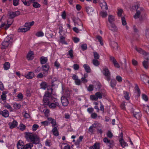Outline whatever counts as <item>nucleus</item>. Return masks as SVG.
I'll return each mask as SVG.
<instances>
[{
  "instance_id": "9b49d317",
  "label": "nucleus",
  "mask_w": 149,
  "mask_h": 149,
  "mask_svg": "<svg viewBox=\"0 0 149 149\" xmlns=\"http://www.w3.org/2000/svg\"><path fill=\"white\" fill-rule=\"evenodd\" d=\"M135 49L138 52L142 54L145 56H147L148 54V53H147L141 48H138L136 47H135Z\"/></svg>"
},
{
  "instance_id": "e433bc0d",
  "label": "nucleus",
  "mask_w": 149,
  "mask_h": 149,
  "mask_svg": "<svg viewBox=\"0 0 149 149\" xmlns=\"http://www.w3.org/2000/svg\"><path fill=\"white\" fill-rule=\"evenodd\" d=\"M33 54V52L32 51H30L28 53L27 55V58L28 60H31L32 55Z\"/></svg>"
},
{
  "instance_id": "58836bf2",
  "label": "nucleus",
  "mask_w": 149,
  "mask_h": 149,
  "mask_svg": "<svg viewBox=\"0 0 149 149\" xmlns=\"http://www.w3.org/2000/svg\"><path fill=\"white\" fill-rule=\"evenodd\" d=\"M108 21L110 23V24L113 23V22L114 21L113 16L112 15H109L108 17Z\"/></svg>"
},
{
  "instance_id": "4c0bfd02",
  "label": "nucleus",
  "mask_w": 149,
  "mask_h": 149,
  "mask_svg": "<svg viewBox=\"0 0 149 149\" xmlns=\"http://www.w3.org/2000/svg\"><path fill=\"white\" fill-rule=\"evenodd\" d=\"M4 69L5 70H8L10 67V64L8 62H6L3 65Z\"/></svg>"
},
{
  "instance_id": "4d7b16f0",
  "label": "nucleus",
  "mask_w": 149,
  "mask_h": 149,
  "mask_svg": "<svg viewBox=\"0 0 149 149\" xmlns=\"http://www.w3.org/2000/svg\"><path fill=\"white\" fill-rule=\"evenodd\" d=\"M1 95V99L2 100V101H3L4 102H6L7 97V95Z\"/></svg>"
},
{
  "instance_id": "052dcab7",
  "label": "nucleus",
  "mask_w": 149,
  "mask_h": 149,
  "mask_svg": "<svg viewBox=\"0 0 149 149\" xmlns=\"http://www.w3.org/2000/svg\"><path fill=\"white\" fill-rule=\"evenodd\" d=\"M13 21L11 22H10V23H9V21H7L8 23L6 24L5 25V29L6 30L11 25Z\"/></svg>"
},
{
  "instance_id": "f8f14e48",
  "label": "nucleus",
  "mask_w": 149,
  "mask_h": 149,
  "mask_svg": "<svg viewBox=\"0 0 149 149\" xmlns=\"http://www.w3.org/2000/svg\"><path fill=\"white\" fill-rule=\"evenodd\" d=\"M135 49L138 52L142 54L145 56H147L148 54V53H147L141 48H138L136 47H135Z\"/></svg>"
},
{
  "instance_id": "4468645a",
  "label": "nucleus",
  "mask_w": 149,
  "mask_h": 149,
  "mask_svg": "<svg viewBox=\"0 0 149 149\" xmlns=\"http://www.w3.org/2000/svg\"><path fill=\"white\" fill-rule=\"evenodd\" d=\"M0 114L4 117L6 118L8 117L9 113L8 111L7 110H4L2 111H0Z\"/></svg>"
},
{
  "instance_id": "9d476101",
  "label": "nucleus",
  "mask_w": 149,
  "mask_h": 149,
  "mask_svg": "<svg viewBox=\"0 0 149 149\" xmlns=\"http://www.w3.org/2000/svg\"><path fill=\"white\" fill-rule=\"evenodd\" d=\"M20 14L19 11H16L15 12H10L9 13V15L11 18H13L14 17L18 16Z\"/></svg>"
},
{
  "instance_id": "1a4fd4ad",
  "label": "nucleus",
  "mask_w": 149,
  "mask_h": 149,
  "mask_svg": "<svg viewBox=\"0 0 149 149\" xmlns=\"http://www.w3.org/2000/svg\"><path fill=\"white\" fill-rule=\"evenodd\" d=\"M61 102L62 105L64 107H66L68 105L69 102L67 98L64 96H63L61 98Z\"/></svg>"
},
{
  "instance_id": "3c124183",
  "label": "nucleus",
  "mask_w": 149,
  "mask_h": 149,
  "mask_svg": "<svg viewBox=\"0 0 149 149\" xmlns=\"http://www.w3.org/2000/svg\"><path fill=\"white\" fill-rule=\"evenodd\" d=\"M22 1L24 4L26 6H29L31 4L29 1L26 2V0H22Z\"/></svg>"
},
{
  "instance_id": "f257e3e1",
  "label": "nucleus",
  "mask_w": 149,
  "mask_h": 149,
  "mask_svg": "<svg viewBox=\"0 0 149 149\" xmlns=\"http://www.w3.org/2000/svg\"><path fill=\"white\" fill-rule=\"evenodd\" d=\"M25 137L26 140L29 141L32 144H39L40 142V139L36 134L27 132L25 133Z\"/></svg>"
},
{
  "instance_id": "680f3d73",
  "label": "nucleus",
  "mask_w": 149,
  "mask_h": 149,
  "mask_svg": "<svg viewBox=\"0 0 149 149\" xmlns=\"http://www.w3.org/2000/svg\"><path fill=\"white\" fill-rule=\"evenodd\" d=\"M101 15L103 17H105L107 16V14L106 12H101L100 13Z\"/></svg>"
},
{
  "instance_id": "7c9ffc66",
  "label": "nucleus",
  "mask_w": 149,
  "mask_h": 149,
  "mask_svg": "<svg viewBox=\"0 0 149 149\" xmlns=\"http://www.w3.org/2000/svg\"><path fill=\"white\" fill-rule=\"evenodd\" d=\"M141 80L143 82L146 81L149 79V77L145 74L142 75L141 77Z\"/></svg>"
},
{
  "instance_id": "a211bd4d",
  "label": "nucleus",
  "mask_w": 149,
  "mask_h": 149,
  "mask_svg": "<svg viewBox=\"0 0 149 149\" xmlns=\"http://www.w3.org/2000/svg\"><path fill=\"white\" fill-rule=\"evenodd\" d=\"M40 60L41 64H45L48 61L47 58V57L42 56L40 58Z\"/></svg>"
},
{
  "instance_id": "603ef678",
  "label": "nucleus",
  "mask_w": 149,
  "mask_h": 149,
  "mask_svg": "<svg viewBox=\"0 0 149 149\" xmlns=\"http://www.w3.org/2000/svg\"><path fill=\"white\" fill-rule=\"evenodd\" d=\"M44 35V33L42 31L38 32L36 34V36L38 37L43 36Z\"/></svg>"
},
{
  "instance_id": "0eeeda50",
  "label": "nucleus",
  "mask_w": 149,
  "mask_h": 149,
  "mask_svg": "<svg viewBox=\"0 0 149 149\" xmlns=\"http://www.w3.org/2000/svg\"><path fill=\"white\" fill-rule=\"evenodd\" d=\"M103 72L106 77L107 80L109 81L111 79L110 74L108 69L107 68H104L103 70Z\"/></svg>"
},
{
  "instance_id": "ea45409f",
  "label": "nucleus",
  "mask_w": 149,
  "mask_h": 149,
  "mask_svg": "<svg viewBox=\"0 0 149 149\" xmlns=\"http://www.w3.org/2000/svg\"><path fill=\"white\" fill-rule=\"evenodd\" d=\"M32 5L35 8H39L40 7V5L37 2H33Z\"/></svg>"
},
{
  "instance_id": "49530a36",
  "label": "nucleus",
  "mask_w": 149,
  "mask_h": 149,
  "mask_svg": "<svg viewBox=\"0 0 149 149\" xmlns=\"http://www.w3.org/2000/svg\"><path fill=\"white\" fill-rule=\"evenodd\" d=\"M92 62L93 64L95 66H98L100 64L99 61L97 59H93Z\"/></svg>"
},
{
  "instance_id": "37998d69",
  "label": "nucleus",
  "mask_w": 149,
  "mask_h": 149,
  "mask_svg": "<svg viewBox=\"0 0 149 149\" xmlns=\"http://www.w3.org/2000/svg\"><path fill=\"white\" fill-rule=\"evenodd\" d=\"M135 89L136 90L138 93V95L139 96L141 94V92L139 88V87L138 85L137 84H135Z\"/></svg>"
},
{
  "instance_id": "20e7f679",
  "label": "nucleus",
  "mask_w": 149,
  "mask_h": 149,
  "mask_svg": "<svg viewBox=\"0 0 149 149\" xmlns=\"http://www.w3.org/2000/svg\"><path fill=\"white\" fill-rule=\"evenodd\" d=\"M73 21L75 26L79 25L81 27V28H79L74 27L72 29L73 30L77 33H79V31H82L83 29V26L79 18L74 19Z\"/></svg>"
},
{
  "instance_id": "dca6fc26",
  "label": "nucleus",
  "mask_w": 149,
  "mask_h": 149,
  "mask_svg": "<svg viewBox=\"0 0 149 149\" xmlns=\"http://www.w3.org/2000/svg\"><path fill=\"white\" fill-rule=\"evenodd\" d=\"M23 141L19 140L17 143V147L18 149H22L24 148V146Z\"/></svg>"
},
{
  "instance_id": "79ce46f5",
  "label": "nucleus",
  "mask_w": 149,
  "mask_h": 149,
  "mask_svg": "<svg viewBox=\"0 0 149 149\" xmlns=\"http://www.w3.org/2000/svg\"><path fill=\"white\" fill-rule=\"evenodd\" d=\"M96 38L98 39V41L100 42V44L102 45H103V43L102 42V38L100 36H97L96 37Z\"/></svg>"
},
{
  "instance_id": "5701e85b",
  "label": "nucleus",
  "mask_w": 149,
  "mask_h": 149,
  "mask_svg": "<svg viewBox=\"0 0 149 149\" xmlns=\"http://www.w3.org/2000/svg\"><path fill=\"white\" fill-rule=\"evenodd\" d=\"M83 67L87 73H89L91 72V69L88 65L86 64H84L83 65Z\"/></svg>"
},
{
  "instance_id": "bb28decb",
  "label": "nucleus",
  "mask_w": 149,
  "mask_h": 149,
  "mask_svg": "<svg viewBox=\"0 0 149 149\" xmlns=\"http://www.w3.org/2000/svg\"><path fill=\"white\" fill-rule=\"evenodd\" d=\"M52 131L53 132V134L54 136H57L58 135V132L57 127H54L52 129Z\"/></svg>"
},
{
  "instance_id": "c85d7f7f",
  "label": "nucleus",
  "mask_w": 149,
  "mask_h": 149,
  "mask_svg": "<svg viewBox=\"0 0 149 149\" xmlns=\"http://www.w3.org/2000/svg\"><path fill=\"white\" fill-rule=\"evenodd\" d=\"M96 127V124H95V123L94 124H92V125L88 129V130L89 132L93 134V132H94V130L93 128H95Z\"/></svg>"
},
{
  "instance_id": "6ab92c4d",
  "label": "nucleus",
  "mask_w": 149,
  "mask_h": 149,
  "mask_svg": "<svg viewBox=\"0 0 149 149\" xmlns=\"http://www.w3.org/2000/svg\"><path fill=\"white\" fill-rule=\"evenodd\" d=\"M133 113L134 116L137 119H139L141 116V113L133 111Z\"/></svg>"
},
{
  "instance_id": "e2e57ef3",
  "label": "nucleus",
  "mask_w": 149,
  "mask_h": 149,
  "mask_svg": "<svg viewBox=\"0 0 149 149\" xmlns=\"http://www.w3.org/2000/svg\"><path fill=\"white\" fill-rule=\"evenodd\" d=\"M39 126L38 125L34 124L32 127V130L34 131H35L38 128Z\"/></svg>"
},
{
  "instance_id": "5fc2aeb1",
  "label": "nucleus",
  "mask_w": 149,
  "mask_h": 149,
  "mask_svg": "<svg viewBox=\"0 0 149 149\" xmlns=\"http://www.w3.org/2000/svg\"><path fill=\"white\" fill-rule=\"evenodd\" d=\"M21 107V105L20 104H15L13 105V107L15 109H19Z\"/></svg>"
},
{
  "instance_id": "6e6d98bb",
  "label": "nucleus",
  "mask_w": 149,
  "mask_h": 149,
  "mask_svg": "<svg viewBox=\"0 0 149 149\" xmlns=\"http://www.w3.org/2000/svg\"><path fill=\"white\" fill-rule=\"evenodd\" d=\"M68 55H69L71 58H72L74 57L73 55V51L72 49H70L68 51Z\"/></svg>"
},
{
  "instance_id": "cd10ccee",
  "label": "nucleus",
  "mask_w": 149,
  "mask_h": 149,
  "mask_svg": "<svg viewBox=\"0 0 149 149\" xmlns=\"http://www.w3.org/2000/svg\"><path fill=\"white\" fill-rule=\"evenodd\" d=\"M83 138V136H79L78 139L77 141L75 142V145L77 146V147H79L78 146L80 144V142H81Z\"/></svg>"
},
{
  "instance_id": "864d4df0",
  "label": "nucleus",
  "mask_w": 149,
  "mask_h": 149,
  "mask_svg": "<svg viewBox=\"0 0 149 149\" xmlns=\"http://www.w3.org/2000/svg\"><path fill=\"white\" fill-rule=\"evenodd\" d=\"M95 86L96 88V89H100L101 86V84L99 82H96V84L95 85Z\"/></svg>"
},
{
  "instance_id": "338daca9",
  "label": "nucleus",
  "mask_w": 149,
  "mask_h": 149,
  "mask_svg": "<svg viewBox=\"0 0 149 149\" xmlns=\"http://www.w3.org/2000/svg\"><path fill=\"white\" fill-rule=\"evenodd\" d=\"M73 68L74 70H78L79 68V65L77 64H75L73 65Z\"/></svg>"
},
{
  "instance_id": "4be33fe9",
  "label": "nucleus",
  "mask_w": 149,
  "mask_h": 149,
  "mask_svg": "<svg viewBox=\"0 0 149 149\" xmlns=\"http://www.w3.org/2000/svg\"><path fill=\"white\" fill-rule=\"evenodd\" d=\"M42 68L43 71L45 72H47L49 68V66L48 64H46L45 65H42Z\"/></svg>"
},
{
  "instance_id": "774afa93",
  "label": "nucleus",
  "mask_w": 149,
  "mask_h": 149,
  "mask_svg": "<svg viewBox=\"0 0 149 149\" xmlns=\"http://www.w3.org/2000/svg\"><path fill=\"white\" fill-rule=\"evenodd\" d=\"M20 130L22 131H23L25 129V126L23 124H20Z\"/></svg>"
},
{
  "instance_id": "ddd939ff",
  "label": "nucleus",
  "mask_w": 149,
  "mask_h": 149,
  "mask_svg": "<svg viewBox=\"0 0 149 149\" xmlns=\"http://www.w3.org/2000/svg\"><path fill=\"white\" fill-rule=\"evenodd\" d=\"M147 61H144L142 62L143 66L146 69H148L149 68V65L148 62L149 61V58L147 57L146 58Z\"/></svg>"
},
{
  "instance_id": "2eb2a0df",
  "label": "nucleus",
  "mask_w": 149,
  "mask_h": 149,
  "mask_svg": "<svg viewBox=\"0 0 149 149\" xmlns=\"http://www.w3.org/2000/svg\"><path fill=\"white\" fill-rule=\"evenodd\" d=\"M34 77V73L31 72H29L28 74L25 75V77L27 79H32Z\"/></svg>"
},
{
  "instance_id": "a19ab883",
  "label": "nucleus",
  "mask_w": 149,
  "mask_h": 149,
  "mask_svg": "<svg viewBox=\"0 0 149 149\" xmlns=\"http://www.w3.org/2000/svg\"><path fill=\"white\" fill-rule=\"evenodd\" d=\"M103 141L107 144L111 145L112 144L111 142L107 137L104 138L103 139Z\"/></svg>"
},
{
  "instance_id": "a18cd8bd",
  "label": "nucleus",
  "mask_w": 149,
  "mask_h": 149,
  "mask_svg": "<svg viewBox=\"0 0 149 149\" xmlns=\"http://www.w3.org/2000/svg\"><path fill=\"white\" fill-rule=\"evenodd\" d=\"M139 4H136L134 6V7L136 11L137 10H143L142 8H139Z\"/></svg>"
},
{
  "instance_id": "423d86ee",
  "label": "nucleus",
  "mask_w": 149,
  "mask_h": 149,
  "mask_svg": "<svg viewBox=\"0 0 149 149\" xmlns=\"http://www.w3.org/2000/svg\"><path fill=\"white\" fill-rule=\"evenodd\" d=\"M107 26L109 29L113 32H116L118 31V29L117 27L114 23L110 24L107 23Z\"/></svg>"
},
{
  "instance_id": "a878e982",
  "label": "nucleus",
  "mask_w": 149,
  "mask_h": 149,
  "mask_svg": "<svg viewBox=\"0 0 149 149\" xmlns=\"http://www.w3.org/2000/svg\"><path fill=\"white\" fill-rule=\"evenodd\" d=\"M117 84L116 80L115 79H112L110 82V86L111 87L114 88Z\"/></svg>"
},
{
  "instance_id": "39448f33",
  "label": "nucleus",
  "mask_w": 149,
  "mask_h": 149,
  "mask_svg": "<svg viewBox=\"0 0 149 149\" xmlns=\"http://www.w3.org/2000/svg\"><path fill=\"white\" fill-rule=\"evenodd\" d=\"M48 105H49V107L51 109H55L57 107H60V105L58 100L54 97L50 101V103Z\"/></svg>"
},
{
  "instance_id": "8fccbe9b",
  "label": "nucleus",
  "mask_w": 149,
  "mask_h": 149,
  "mask_svg": "<svg viewBox=\"0 0 149 149\" xmlns=\"http://www.w3.org/2000/svg\"><path fill=\"white\" fill-rule=\"evenodd\" d=\"M124 94L125 99L127 100H129L130 99V97L127 91L124 92Z\"/></svg>"
},
{
  "instance_id": "473e14b6",
  "label": "nucleus",
  "mask_w": 149,
  "mask_h": 149,
  "mask_svg": "<svg viewBox=\"0 0 149 149\" xmlns=\"http://www.w3.org/2000/svg\"><path fill=\"white\" fill-rule=\"evenodd\" d=\"M30 29L29 27L28 28H23L21 29H19L18 30V31L19 32H25L27 31Z\"/></svg>"
},
{
  "instance_id": "f704fd0d",
  "label": "nucleus",
  "mask_w": 149,
  "mask_h": 149,
  "mask_svg": "<svg viewBox=\"0 0 149 149\" xmlns=\"http://www.w3.org/2000/svg\"><path fill=\"white\" fill-rule=\"evenodd\" d=\"M60 41L62 44H67V43L65 40V37L63 36H61L60 37Z\"/></svg>"
},
{
  "instance_id": "6e6552de",
  "label": "nucleus",
  "mask_w": 149,
  "mask_h": 149,
  "mask_svg": "<svg viewBox=\"0 0 149 149\" xmlns=\"http://www.w3.org/2000/svg\"><path fill=\"white\" fill-rule=\"evenodd\" d=\"M95 123L96 124L95 128H96L97 133H100L101 135L103 132V130H102L103 126L101 124Z\"/></svg>"
},
{
  "instance_id": "c9c22d12",
  "label": "nucleus",
  "mask_w": 149,
  "mask_h": 149,
  "mask_svg": "<svg viewBox=\"0 0 149 149\" xmlns=\"http://www.w3.org/2000/svg\"><path fill=\"white\" fill-rule=\"evenodd\" d=\"M141 10H137L136 11V13L134 16V17L135 19H138L141 13Z\"/></svg>"
},
{
  "instance_id": "c03bdc74",
  "label": "nucleus",
  "mask_w": 149,
  "mask_h": 149,
  "mask_svg": "<svg viewBox=\"0 0 149 149\" xmlns=\"http://www.w3.org/2000/svg\"><path fill=\"white\" fill-rule=\"evenodd\" d=\"M3 104H4V107L7 108V109H10V110L11 111H12V108L9 104L8 103L5 104L4 103Z\"/></svg>"
},
{
  "instance_id": "f3484780",
  "label": "nucleus",
  "mask_w": 149,
  "mask_h": 149,
  "mask_svg": "<svg viewBox=\"0 0 149 149\" xmlns=\"http://www.w3.org/2000/svg\"><path fill=\"white\" fill-rule=\"evenodd\" d=\"M100 143L96 142L94 143L93 145L90 147L89 149H100Z\"/></svg>"
},
{
  "instance_id": "412c9836",
  "label": "nucleus",
  "mask_w": 149,
  "mask_h": 149,
  "mask_svg": "<svg viewBox=\"0 0 149 149\" xmlns=\"http://www.w3.org/2000/svg\"><path fill=\"white\" fill-rule=\"evenodd\" d=\"M40 88L45 90L47 87V83L45 81H42L40 84Z\"/></svg>"
},
{
  "instance_id": "bf43d9fd",
  "label": "nucleus",
  "mask_w": 149,
  "mask_h": 149,
  "mask_svg": "<svg viewBox=\"0 0 149 149\" xmlns=\"http://www.w3.org/2000/svg\"><path fill=\"white\" fill-rule=\"evenodd\" d=\"M122 23L123 25H126V22L125 20L124 17H121Z\"/></svg>"
},
{
  "instance_id": "b1692460",
  "label": "nucleus",
  "mask_w": 149,
  "mask_h": 149,
  "mask_svg": "<svg viewBox=\"0 0 149 149\" xmlns=\"http://www.w3.org/2000/svg\"><path fill=\"white\" fill-rule=\"evenodd\" d=\"M119 142L120 143L121 146L122 147L124 148L126 146H128L127 144L124 141L123 138H121L120 139Z\"/></svg>"
},
{
  "instance_id": "393cba45",
  "label": "nucleus",
  "mask_w": 149,
  "mask_h": 149,
  "mask_svg": "<svg viewBox=\"0 0 149 149\" xmlns=\"http://www.w3.org/2000/svg\"><path fill=\"white\" fill-rule=\"evenodd\" d=\"M111 47L114 49H118V43L114 41L111 42Z\"/></svg>"
},
{
  "instance_id": "7ed1b4c3",
  "label": "nucleus",
  "mask_w": 149,
  "mask_h": 149,
  "mask_svg": "<svg viewBox=\"0 0 149 149\" xmlns=\"http://www.w3.org/2000/svg\"><path fill=\"white\" fill-rule=\"evenodd\" d=\"M13 39L9 36L6 38L3 41L2 43L1 48L2 49H6L8 47H10L13 42Z\"/></svg>"
},
{
  "instance_id": "c756f323",
  "label": "nucleus",
  "mask_w": 149,
  "mask_h": 149,
  "mask_svg": "<svg viewBox=\"0 0 149 149\" xmlns=\"http://www.w3.org/2000/svg\"><path fill=\"white\" fill-rule=\"evenodd\" d=\"M33 146V145L31 143H27L24 146V149H31Z\"/></svg>"
},
{
  "instance_id": "13d9d810",
  "label": "nucleus",
  "mask_w": 149,
  "mask_h": 149,
  "mask_svg": "<svg viewBox=\"0 0 149 149\" xmlns=\"http://www.w3.org/2000/svg\"><path fill=\"white\" fill-rule=\"evenodd\" d=\"M94 56L95 58L96 59H99L100 57L99 54L96 52L93 53Z\"/></svg>"
},
{
  "instance_id": "69168bd1",
  "label": "nucleus",
  "mask_w": 149,
  "mask_h": 149,
  "mask_svg": "<svg viewBox=\"0 0 149 149\" xmlns=\"http://www.w3.org/2000/svg\"><path fill=\"white\" fill-rule=\"evenodd\" d=\"M81 81L78 79L75 81V83L76 85H80L81 83Z\"/></svg>"
},
{
  "instance_id": "aec40b11",
  "label": "nucleus",
  "mask_w": 149,
  "mask_h": 149,
  "mask_svg": "<svg viewBox=\"0 0 149 149\" xmlns=\"http://www.w3.org/2000/svg\"><path fill=\"white\" fill-rule=\"evenodd\" d=\"M10 128L12 129L16 127L17 125V123L15 120H13L11 123H9Z\"/></svg>"
},
{
  "instance_id": "0e129e2a",
  "label": "nucleus",
  "mask_w": 149,
  "mask_h": 149,
  "mask_svg": "<svg viewBox=\"0 0 149 149\" xmlns=\"http://www.w3.org/2000/svg\"><path fill=\"white\" fill-rule=\"evenodd\" d=\"M81 49H82V50L83 51H84L85 50H86L87 49V45L85 44L82 45H81Z\"/></svg>"
},
{
  "instance_id": "de8ad7c7",
  "label": "nucleus",
  "mask_w": 149,
  "mask_h": 149,
  "mask_svg": "<svg viewBox=\"0 0 149 149\" xmlns=\"http://www.w3.org/2000/svg\"><path fill=\"white\" fill-rule=\"evenodd\" d=\"M97 97L99 99H101L102 98V94L100 92H97L95 93Z\"/></svg>"
},
{
  "instance_id": "72a5a7b5",
  "label": "nucleus",
  "mask_w": 149,
  "mask_h": 149,
  "mask_svg": "<svg viewBox=\"0 0 149 149\" xmlns=\"http://www.w3.org/2000/svg\"><path fill=\"white\" fill-rule=\"evenodd\" d=\"M86 11L88 14H90L93 11V8L91 7L86 6Z\"/></svg>"
},
{
  "instance_id": "09e8293b",
  "label": "nucleus",
  "mask_w": 149,
  "mask_h": 149,
  "mask_svg": "<svg viewBox=\"0 0 149 149\" xmlns=\"http://www.w3.org/2000/svg\"><path fill=\"white\" fill-rule=\"evenodd\" d=\"M90 98L91 99L93 100L96 101L98 100L95 94V95H91L90 96Z\"/></svg>"
},
{
  "instance_id": "f03ea898",
  "label": "nucleus",
  "mask_w": 149,
  "mask_h": 149,
  "mask_svg": "<svg viewBox=\"0 0 149 149\" xmlns=\"http://www.w3.org/2000/svg\"><path fill=\"white\" fill-rule=\"evenodd\" d=\"M48 91L45 93L43 97V101L45 105H47L54 97L52 96L51 95L52 93L53 89L52 88H47Z\"/></svg>"
},
{
  "instance_id": "2f4dec72",
  "label": "nucleus",
  "mask_w": 149,
  "mask_h": 149,
  "mask_svg": "<svg viewBox=\"0 0 149 149\" xmlns=\"http://www.w3.org/2000/svg\"><path fill=\"white\" fill-rule=\"evenodd\" d=\"M34 24V22L33 21L31 22H27L25 23V27H26V28H28L29 27L30 29L31 26L33 25Z\"/></svg>"
}]
</instances>
